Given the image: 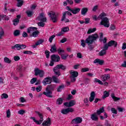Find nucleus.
I'll use <instances>...</instances> for the list:
<instances>
[{"mask_svg": "<svg viewBox=\"0 0 126 126\" xmlns=\"http://www.w3.org/2000/svg\"><path fill=\"white\" fill-rule=\"evenodd\" d=\"M55 88H56V85H48L45 90L46 92H43V94L48 98H53V92L52 91H54Z\"/></svg>", "mask_w": 126, "mask_h": 126, "instance_id": "nucleus-1", "label": "nucleus"}, {"mask_svg": "<svg viewBox=\"0 0 126 126\" xmlns=\"http://www.w3.org/2000/svg\"><path fill=\"white\" fill-rule=\"evenodd\" d=\"M65 70L66 69V67L63 64H58L53 69V71L54 72V74L56 75V76H61V70Z\"/></svg>", "mask_w": 126, "mask_h": 126, "instance_id": "nucleus-2", "label": "nucleus"}, {"mask_svg": "<svg viewBox=\"0 0 126 126\" xmlns=\"http://www.w3.org/2000/svg\"><path fill=\"white\" fill-rule=\"evenodd\" d=\"M98 38H99V35L96 33L89 35V37L86 39V43L88 44H93V42L96 41Z\"/></svg>", "mask_w": 126, "mask_h": 126, "instance_id": "nucleus-3", "label": "nucleus"}, {"mask_svg": "<svg viewBox=\"0 0 126 126\" xmlns=\"http://www.w3.org/2000/svg\"><path fill=\"white\" fill-rule=\"evenodd\" d=\"M101 19V21L100 23V25H103L104 27L109 28V27H110V22L109 21V19L107 17H103Z\"/></svg>", "mask_w": 126, "mask_h": 126, "instance_id": "nucleus-4", "label": "nucleus"}, {"mask_svg": "<svg viewBox=\"0 0 126 126\" xmlns=\"http://www.w3.org/2000/svg\"><path fill=\"white\" fill-rule=\"evenodd\" d=\"M15 48L18 51H20V50H23L24 49H26V45L17 44L11 47V49H12V50H14L15 49Z\"/></svg>", "mask_w": 126, "mask_h": 126, "instance_id": "nucleus-5", "label": "nucleus"}, {"mask_svg": "<svg viewBox=\"0 0 126 126\" xmlns=\"http://www.w3.org/2000/svg\"><path fill=\"white\" fill-rule=\"evenodd\" d=\"M34 75L37 76L39 75V77L42 78L44 77V75L45 74V72L43 70L39 69L38 68H36L34 69Z\"/></svg>", "mask_w": 126, "mask_h": 126, "instance_id": "nucleus-6", "label": "nucleus"}, {"mask_svg": "<svg viewBox=\"0 0 126 126\" xmlns=\"http://www.w3.org/2000/svg\"><path fill=\"white\" fill-rule=\"evenodd\" d=\"M50 17L51 20L53 22V23H56L58 21V17L56 15V13L54 11H50L49 13Z\"/></svg>", "mask_w": 126, "mask_h": 126, "instance_id": "nucleus-7", "label": "nucleus"}, {"mask_svg": "<svg viewBox=\"0 0 126 126\" xmlns=\"http://www.w3.org/2000/svg\"><path fill=\"white\" fill-rule=\"evenodd\" d=\"M73 112H74V109L71 108L64 109L61 111V113L63 114V115H66L68 114V113H72Z\"/></svg>", "mask_w": 126, "mask_h": 126, "instance_id": "nucleus-8", "label": "nucleus"}, {"mask_svg": "<svg viewBox=\"0 0 126 126\" xmlns=\"http://www.w3.org/2000/svg\"><path fill=\"white\" fill-rule=\"evenodd\" d=\"M105 16H107V14L105 12L101 13L97 18V16L94 15L93 16V19L94 20L97 21V20H100V19H102L103 17H105Z\"/></svg>", "mask_w": 126, "mask_h": 126, "instance_id": "nucleus-9", "label": "nucleus"}, {"mask_svg": "<svg viewBox=\"0 0 126 126\" xmlns=\"http://www.w3.org/2000/svg\"><path fill=\"white\" fill-rule=\"evenodd\" d=\"M42 83L43 85H47V84H50L52 83V77H47L45 78L42 81Z\"/></svg>", "mask_w": 126, "mask_h": 126, "instance_id": "nucleus-10", "label": "nucleus"}, {"mask_svg": "<svg viewBox=\"0 0 126 126\" xmlns=\"http://www.w3.org/2000/svg\"><path fill=\"white\" fill-rule=\"evenodd\" d=\"M38 19L41 22H47V18L45 16L44 13H41L38 17Z\"/></svg>", "mask_w": 126, "mask_h": 126, "instance_id": "nucleus-11", "label": "nucleus"}, {"mask_svg": "<svg viewBox=\"0 0 126 126\" xmlns=\"http://www.w3.org/2000/svg\"><path fill=\"white\" fill-rule=\"evenodd\" d=\"M82 123V118L81 117H77L72 120L71 124H81Z\"/></svg>", "mask_w": 126, "mask_h": 126, "instance_id": "nucleus-12", "label": "nucleus"}, {"mask_svg": "<svg viewBox=\"0 0 126 126\" xmlns=\"http://www.w3.org/2000/svg\"><path fill=\"white\" fill-rule=\"evenodd\" d=\"M75 105V101L74 100H70L69 102H66L64 103V105L66 107H68L69 108L70 107H72Z\"/></svg>", "mask_w": 126, "mask_h": 126, "instance_id": "nucleus-13", "label": "nucleus"}, {"mask_svg": "<svg viewBox=\"0 0 126 126\" xmlns=\"http://www.w3.org/2000/svg\"><path fill=\"white\" fill-rule=\"evenodd\" d=\"M51 61H53V62H55L56 63H58V62H60V60H61V58L59 55H52L51 56Z\"/></svg>", "mask_w": 126, "mask_h": 126, "instance_id": "nucleus-14", "label": "nucleus"}, {"mask_svg": "<svg viewBox=\"0 0 126 126\" xmlns=\"http://www.w3.org/2000/svg\"><path fill=\"white\" fill-rule=\"evenodd\" d=\"M35 113L39 117V119H40L38 121V122L40 125H41V124H42V123H43L44 121V116L42 113L39 112L38 111H35Z\"/></svg>", "mask_w": 126, "mask_h": 126, "instance_id": "nucleus-15", "label": "nucleus"}, {"mask_svg": "<svg viewBox=\"0 0 126 126\" xmlns=\"http://www.w3.org/2000/svg\"><path fill=\"white\" fill-rule=\"evenodd\" d=\"M101 78L102 79V81L103 82H105V81H106L108 79H110V78H111V76H110V74H105L101 76Z\"/></svg>", "mask_w": 126, "mask_h": 126, "instance_id": "nucleus-16", "label": "nucleus"}, {"mask_svg": "<svg viewBox=\"0 0 126 126\" xmlns=\"http://www.w3.org/2000/svg\"><path fill=\"white\" fill-rule=\"evenodd\" d=\"M51 119L48 118L46 120L44 121L42 124L43 126H51Z\"/></svg>", "mask_w": 126, "mask_h": 126, "instance_id": "nucleus-17", "label": "nucleus"}, {"mask_svg": "<svg viewBox=\"0 0 126 126\" xmlns=\"http://www.w3.org/2000/svg\"><path fill=\"white\" fill-rule=\"evenodd\" d=\"M91 119L92 121H94L95 122H98V120H99V118H98V115H97V113H94L93 114L91 115Z\"/></svg>", "mask_w": 126, "mask_h": 126, "instance_id": "nucleus-18", "label": "nucleus"}, {"mask_svg": "<svg viewBox=\"0 0 126 126\" xmlns=\"http://www.w3.org/2000/svg\"><path fill=\"white\" fill-rule=\"evenodd\" d=\"M104 61L103 60H100L99 59H96L94 61V63H97L100 65H103L104 64Z\"/></svg>", "mask_w": 126, "mask_h": 126, "instance_id": "nucleus-19", "label": "nucleus"}, {"mask_svg": "<svg viewBox=\"0 0 126 126\" xmlns=\"http://www.w3.org/2000/svg\"><path fill=\"white\" fill-rule=\"evenodd\" d=\"M38 28L36 27H31L27 29V33L30 34L34 32L35 30H37Z\"/></svg>", "mask_w": 126, "mask_h": 126, "instance_id": "nucleus-20", "label": "nucleus"}, {"mask_svg": "<svg viewBox=\"0 0 126 126\" xmlns=\"http://www.w3.org/2000/svg\"><path fill=\"white\" fill-rule=\"evenodd\" d=\"M66 14H67V15H69L70 16H71V15H72V14H71V13H70L69 11L64 12L63 14L62 18L61 19V21H63L65 19V16H66Z\"/></svg>", "mask_w": 126, "mask_h": 126, "instance_id": "nucleus-21", "label": "nucleus"}, {"mask_svg": "<svg viewBox=\"0 0 126 126\" xmlns=\"http://www.w3.org/2000/svg\"><path fill=\"white\" fill-rule=\"evenodd\" d=\"M109 47H112V46H114L115 47L118 46V42L115 40H111L108 43Z\"/></svg>", "mask_w": 126, "mask_h": 126, "instance_id": "nucleus-22", "label": "nucleus"}, {"mask_svg": "<svg viewBox=\"0 0 126 126\" xmlns=\"http://www.w3.org/2000/svg\"><path fill=\"white\" fill-rule=\"evenodd\" d=\"M95 96L96 94H95V92H92V93H91V96L89 97L90 102H92L93 101H94Z\"/></svg>", "mask_w": 126, "mask_h": 126, "instance_id": "nucleus-23", "label": "nucleus"}, {"mask_svg": "<svg viewBox=\"0 0 126 126\" xmlns=\"http://www.w3.org/2000/svg\"><path fill=\"white\" fill-rule=\"evenodd\" d=\"M40 34V32L39 31L35 30L34 32H32V34L30 35L31 37H34V38H36V37H37L38 35Z\"/></svg>", "mask_w": 126, "mask_h": 126, "instance_id": "nucleus-24", "label": "nucleus"}, {"mask_svg": "<svg viewBox=\"0 0 126 126\" xmlns=\"http://www.w3.org/2000/svg\"><path fill=\"white\" fill-rule=\"evenodd\" d=\"M70 73L72 77H77L78 76V72L77 71L71 70L70 71Z\"/></svg>", "mask_w": 126, "mask_h": 126, "instance_id": "nucleus-25", "label": "nucleus"}, {"mask_svg": "<svg viewBox=\"0 0 126 126\" xmlns=\"http://www.w3.org/2000/svg\"><path fill=\"white\" fill-rule=\"evenodd\" d=\"M52 79L53 80V82H55V83H61V80H60L58 77L56 76H53Z\"/></svg>", "mask_w": 126, "mask_h": 126, "instance_id": "nucleus-26", "label": "nucleus"}, {"mask_svg": "<svg viewBox=\"0 0 126 126\" xmlns=\"http://www.w3.org/2000/svg\"><path fill=\"white\" fill-rule=\"evenodd\" d=\"M88 11V8L84 7L82 8L81 11V13L82 15H85L86 13H87Z\"/></svg>", "mask_w": 126, "mask_h": 126, "instance_id": "nucleus-27", "label": "nucleus"}, {"mask_svg": "<svg viewBox=\"0 0 126 126\" xmlns=\"http://www.w3.org/2000/svg\"><path fill=\"white\" fill-rule=\"evenodd\" d=\"M79 11H80V8L75 7L73 9H72L71 12L73 13V14H77Z\"/></svg>", "mask_w": 126, "mask_h": 126, "instance_id": "nucleus-28", "label": "nucleus"}, {"mask_svg": "<svg viewBox=\"0 0 126 126\" xmlns=\"http://www.w3.org/2000/svg\"><path fill=\"white\" fill-rule=\"evenodd\" d=\"M4 36V31L2 27H0V40L2 39V37Z\"/></svg>", "mask_w": 126, "mask_h": 126, "instance_id": "nucleus-29", "label": "nucleus"}, {"mask_svg": "<svg viewBox=\"0 0 126 126\" xmlns=\"http://www.w3.org/2000/svg\"><path fill=\"white\" fill-rule=\"evenodd\" d=\"M104 107H101L100 108H99V110L96 111L95 114H96V115H97L98 116H100V115H101L102 113H104Z\"/></svg>", "mask_w": 126, "mask_h": 126, "instance_id": "nucleus-30", "label": "nucleus"}, {"mask_svg": "<svg viewBox=\"0 0 126 126\" xmlns=\"http://www.w3.org/2000/svg\"><path fill=\"white\" fill-rule=\"evenodd\" d=\"M16 0L18 2L17 3V6H18V7H21V6L23 5V3H24V1H23V0Z\"/></svg>", "mask_w": 126, "mask_h": 126, "instance_id": "nucleus-31", "label": "nucleus"}, {"mask_svg": "<svg viewBox=\"0 0 126 126\" xmlns=\"http://www.w3.org/2000/svg\"><path fill=\"white\" fill-rule=\"evenodd\" d=\"M26 13L28 17H32V15L34 14V12L32 10H28L26 12Z\"/></svg>", "mask_w": 126, "mask_h": 126, "instance_id": "nucleus-32", "label": "nucleus"}, {"mask_svg": "<svg viewBox=\"0 0 126 126\" xmlns=\"http://www.w3.org/2000/svg\"><path fill=\"white\" fill-rule=\"evenodd\" d=\"M50 52H51V53H57V46L56 44L51 46Z\"/></svg>", "mask_w": 126, "mask_h": 126, "instance_id": "nucleus-33", "label": "nucleus"}, {"mask_svg": "<svg viewBox=\"0 0 126 126\" xmlns=\"http://www.w3.org/2000/svg\"><path fill=\"white\" fill-rule=\"evenodd\" d=\"M110 96V93L107 91H104L103 93V95L102 96L103 99H105L107 97H109Z\"/></svg>", "mask_w": 126, "mask_h": 126, "instance_id": "nucleus-34", "label": "nucleus"}, {"mask_svg": "<svg viewBox=\"0 0 126 126\" xmlns=\"http://www.w3.org/2000/svg\"><path fill=\"white\" fill-rule=\"evenodd\" d=\"M111 97L112 98V99L114 100V101H119L121 98L119 97H117L116 96H115L114 94H111Z\"/></svg>", "mask_w": 126, "mask_h": 126, "instance_id": "nucleus-35", "label": "nucleus"}, {"mask_svg": "<svg viewBox=\"0 0 126 126\" xmlns=\"http://www.w3.org/2000/svg\"><path fill=\"white\" fill-rule=\"evenodd\" d=\"M63 88H64V85L63 84L59 86L57 88V92H61Z\"/></svg>", "mask_w": 126, "mask_h": 126, "instance_id": "nucleus-36", "label": "nucleus"}, {"mask_svg": "<svg viewBox=\"0 0 126 126\" xmlns=\"http://www.w3.org/2000/svg\"><path fill=\"white\" fill-rule=\"evenodd\" d=\"M96 31V28H94L93 29H90L88 30L87 32V34H91V33H93Z\"/></svg>", "mask_w": 126, "mask_h": 126, "instance_id": "nucleus-37", "label": "nucleus"}, {"mask_svg": "<svg viewBox=\"0 0 126 126\" xmlns=\"http://www.w3.org/2000/svg\"><path fill=\"white\" fill-rule=\"evenodd\" d=\"M81 45L83 48H85L86 47V41L84 39H82L81 40Z\"/></svg>", "mask_w": 126, "mask_h": 126, "instance_id": "nucleus-38", "label": "nucleus"}, {"mask_svg": "<svg viewBox=\"0 0 126 126\" xmlns=\"http://www.w3.org/2000/svg\"><path fill=\"white\" fill-rule=\"evenodd\" d=\"M98 55L100 57H102V56H105V55H106V51L103 49L100 52H99V53H98Z\"/></svg>", "mask_w": 126, "mask_h": 126, "instance_id": "nucleus-39", "label": "nucleus"}, {"mask_svg": "<svg viewBox=\"0 0 126 126\" xmlns=\"http://www.w3.org/2000/svg\"><path fill=\"white\" fill-rule=\"evenodd\" d=\"M31 120H32L36 125H40V123L39 122V121H37L36 120V118L34 117H31L30 118Z\"/></svg>", "mask_w": 126, "mask_h": 126, "instance_id": "nucleus-40", "label": "nucleus"}, {"mask_svg": "<svg viewBox=\"0 0 126 126\" xmlns=\"http://www.w3.org/2000/svg\"><path fill=\"white\" fill-rule=\"evenodd\" d=\"M56 104L58 105H62L63 104V99L62 98H59L57 99Z\"/></svg>", "mask_w": 126, "mask_h": 126, "instance_id": "nucleus-41", "label": "nucleus"}, {"mask_svg": "<svg viewBox=\"0 0 126 126\" xmlns=\"http://www.w3.org/2000/svg\"><path fill=\"white\" fill-rule=\"evenodd\" d=\"M57 51L59 55H60L61 56H62V55L64 53V50H63V49H62L61 48H59Z\"/></svg>", "mask_w": 126, "mask_h": 126, "instance_id": "nucleus-42", "label": "nucleus"}, {"mask_svg": "<svg viewBox=\"0 0 126 126\" xmlns=\"http://www.w3.org/2000/svg\"><path fill=\"white\" fill-rule=\"evenodd\" d=\"M8 98V95L5 93H3L1 94V99H7Z\"/></svg>", "mask_w": 126, "mask_h": 126, "instance_id": "nucleus-43", "label": "nucleus"}, {"mask_svg": "<svg viewBox=\"0 0 126 126\" xmlns=\"http://www.w3.org/2000/svg\"><path fill=\"white\" fill-rule=\"evenodd\" d=\"M4 62L6 63H11V60H9L7 57H5L4 58Z\"/></svg>", "mask_w": 126, "mask_h": 126, "instance_id": "nucleus-44", "label": "nucleus"}, {"mask_svg": "<svg viewBox=\"0 0 126 126\" xmlns=\"http://www.w3.org/2000/svg\"><path fill=\"white\" fill-rule=\"evenodd\" d=\"M88 46L89 50H90L91 51L93 50V49L94 48V45H92V44H88Z\"/></svg>", "mask_w": 126, "mask_h": 126, "instance_id": "nucleus-45", "label": "nucleus"}, {"mask_svg": "<svg viewBox=\"0 0 126 126\" xmlns=\"http://www.w3.org/2000/svg\"><path fill=\"white\" fill-rule=\"evenodd\" d=\"M13 25L16 26V25H17V24H18V23H19V19H15L13 21Z\"/></svg>", "mask_w": 126, "mask_h": 126, "instance_id": "nucleus-46", "label": "nucleus"}, {"mask_svg": "<svg viewBox=\"0 0 126 126\" xmlns=\"http://www.w3.org/2000/svg\"><path fill=\"white\" fill-rule=\"evenodd\" d=\"M61 30L63 32V33L64 32H67L69 31V28H68V27H64Z\"/></svg>", "mask_w": 126, "mask_h": 126, "instance_id": "nucleus-47", "label": "nucleus"}, {"mask_svg": "<svg viewBox=\"0 0 126 126\" xmlns=\"http://www.w3.org/2000/svg\"><path fill=\"white\" fill-rule=\"evenodd\" d=\"M23 54L24 55H32L33 54V52L30 51H25L23 52Z\"/></svg>", "mask_w": 126, "mask_h": 126, "instance_id": "nucleus-48", "label": "nucleus"}, {"mask_svg": "<svg viewBox=\"0 0 126 126\" xmlns=\"http://www.w3.org/2000/svg\"><path fill=\"white\" fill-rule=\"evenodd\" d=\"M19 35H20V31L16 30L14 32V35L15 36H19Z\"/></svg>", "mask_w": 126, "mask_h": 126, "instance_id": "nucleus-49", "label": "nucleus"}, {"mask_svg": "<svg viewBox=\"0 0 126 126\" xmlns=\"http://www.w3.org/2000/svg\"><path fill=\"white\" fill-rule=\"evenodd\" d=\"M38 26H40V27H44L45 26V23L43 22H40L37 23Z\"/></svg>", "mask_w": 126, "mask_h": 126, "instance_id": "nucleus-50", "label": "nucleus"}, {"mask_svg": "<svg viewBox=\"0 0 126 126\" xmlns=\"http://www.w3.org/2000/svg\"><path fill=\"white\" fill-rule=\"evenodd\" d=\"M55 37H56V35H53L49 37V41L50 43H52L53 42V40H54V38H55Z\"/></svg>", "mask_w": 126, "mask_h": 126, "instance_id": "nucleus-51", "label": "nucleus"}, {"mask_svg": "<svg viewBox=\"0 0 126 126\" xmlns=\"http://www.w3.org/2000/svg\"><path fill=\"white\" fill-rule=\"evenodd\" d=\"M45 54L46 55L47 59H49V58H50V51L48 50H45Z\"/></svg>", "mask_w": 126, "mask_h": 126, "instance_id": "nucleus-52", "label": "nucleus"}, {"mask_svg": "<svg viewBox=\"0 0 126 126\" xmlns=\"http://www.w3.org/2000/svg\"><path fill=\"white\" fill-rule=\"evenodd\" d=\"M36 81H37V78H33L31 79L30 82L31 84H34Z\"/></svg>", "mask_w": 126, "mask_h": 126, "instance_id": "nucleus-53", "label": "nucleus"}, {"mask_svg": "<svg viewBox=\"0 0 126 126\" xmlns=\"http://www.w3.org/2000/svg\"><path fill=\"white\" fill-rule=\"evenodd\" d=\"M42 43H44V40L43 39H40L37 42H36L35 43H36V45H41Z\"/></svg>", "mask_w": 126, "mask_h": 126, "instance_id": "nucleus-54", "label": "nucleus"}, {"mask_svg": "<svg viewBox=\"0 0 126 126\" xmlns=\"http://www.w3.org/2000/svg\"><path fill=\"white\" fill-rule=\"evenodd\" d=\"M109 47H110V46H109L108 43L104 44V46L103 47V50H104V51H107V50L109 49Z\"/></svg>", "mask_w": 126, "mask_h": 126, "instance_id": "nucleus-55", "label": "nucleus"}, {"mask_svg": "<svg viewBox=\"0 0 126 126\" xmlns=\"http://www.w3.org/2000/svg\"><path fill=\"white\" fill-rule=\"evenodd\" d=\"M87 71H89V68H83L81 69V72H86Z\"/></svg>", "mask_w": 126, "mask_h": 126, "instance_id": "nucleus-56", "label": "nucleus"}, {"mask_svg": "<svg viewBox=\"0 0 126 126\" xmlns=\"http://www.w3.org/2000/svg\"><path fill=\"white\" fill-rule=\"evenodd\" d=\"M36 90L37 92H40V91L42 90V86H38L36 88Z\"/></svg>", "mask_w": 126, "mask_h": 126, "instance_id": "nucleus-57", "label": "nucleus"}, {"mask_svg": "<svg viewBox=\"0 0 126 126\" xmlns=\"http://www.w3.org/2000/svg\"><path fill=\"white\" fill-rule=\"evenodd\" d=\"M68 57V55H61V59L62 60H66V58Z\"/></svg>", "mask_w": 126, "mask_h": 126, "instance_id": "nucleus-58", "label": "nucleus"}, {"mask_svg": "<svg viewBox=\"0 0 126 126\" xmlns=\"http://www.w3.org/2000/svg\"><path fill=\"white\" fill-rule=\"evenodd\" d=\"M111 112L113 114H118V111H117V110H116V108H111Z\"/></svg>", "mask_w": 126, "mask_h": 126, "instance_id": "nucleus-59", "label": "nucleus"}, {"mask_svg": "<svg viewBox=\"0 0 126 126\" xmlns=\"http://www.w3.org/2000/svg\"><path fill=\"white\" fill-rule=\"evenodd\" d=\"M37 7V5L36 4H32L31 6V9L32 10H34V9H36V8Z\"/></svg>", "mask_w": 126, "mask_h": 126, "instance_id": "nucleus-60", "label": "nucleus"}, {"mask_svg": "<svg viewBox=\"0 0 126 126\" xmlns=\"http://www.w3.org/2000/svg\"><path fill=\"white\" fill-rule=\"evenodd\" d=\"M62 35H63V32L61 30V31L56 34V36L60 37Z\"/></svg>", "mask_w": 126, "mask_h": 126, "instance_id": "nucleus-61", "label": "nucleus"}, {"mask_svg": "<svg viewBox=\"0 0 126 126\" xmlns=\"http://www.w3.org/2000/svg\"><path fill=\"white\" fill-rule=\"evenodd\" d=\"M7 118H10V110L8 109L6 111Z\"/></svg>", "mask_w": 126, "mask_h": 126, "instance_id": "nucleus-62", "label": "nucleus"}, {"mask_svg": "<svg viewBox=\"0 0 126 126\" xmlns=\"http://www.w3.org/2000/svg\"><path fill=\"white\" fill-rule=\"evenodd\" d=\"M24 113H25V111L23 110H20L18 112V113L20 115H23Z\"/></svg>", "mask_w": 126, "mask_h": 126, "instance_id": "nucleus-63", "label": "nucleus"}, {"mask_svg": "<svg viewBox=\"0 0 126 126\" xmlns=\"http://www.w3.org/2000/svg\"><path fill=\"white\" fill-rule=\"evenodd\" d=\"M122 49V50H126V42H124L123 43Z\"/></svg>", "mask_w": 126, "mask_h": 126, "instance_id": "nucleus-64", "label": "nucleus"}]
</instances>
